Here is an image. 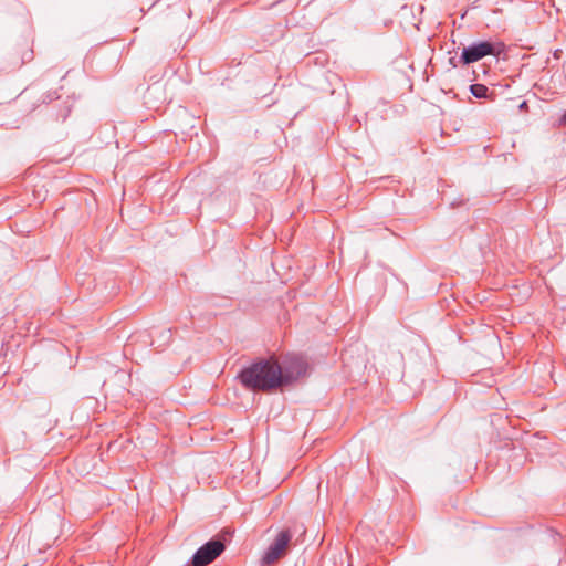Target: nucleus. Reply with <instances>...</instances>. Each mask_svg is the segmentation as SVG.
<instances>
[{"label":"nucleus","mask_w":566,"mask_h":566,"mask_svg":"<svg viewBox=\"0 0 566 566\" xmlns=\"http://www.w3.org/2000/svg\"><path fill=\"white\" fill-rule=\"evenodd\" d=\"M224 551L221 541H210L201 546L192 557V566H207L212 563Z\"/></svg>","instance_id":"nucleus-2"},{"label":"nucleus","mask_w":566,"mask_h":566,"mask_svg":"<svg viewBox=\"0 0 566 566\" xmlns=\"http://www.w3.org/2000/svg\"><path fill=\"white\" fill-rule=\"evenodd\" d=\"M290 541L291 534L289 531L280 532L274 543L263 556V563L270 565L283 557L286 553Z\"/></svg>","instance_id":"nucleus-3"},{"label":"nucleus","mask_w":566,"mask_h":566,"mask_svg":"<svg viewBox=\"0 0 566 566\" xmlns=\"http://www.w3.org/2000/svg\"><path fill=\"white\" fill-rule=\"evenodd\" d=\"M471 93L479 98L486 97L488 87L483 84H473L470 86Z\"/></svg>","instance_id":"nucleus-5"},{"label":"nucleus","mask_w":566,"mask_h":566,"mask_svg":"<svg viewBox=\"0 0 566 566\" xmlns=\"http://www.w3.org/2000/svg\"><path fill=\"white\" fill-rule=\"evenodd\" d=\"M244 386L258 390H271L289 384L292 379L287 371L274 358L262 359L242 370L240 375Z\"/></svg>","instance_id":"nucleus-1"},{"label":"nucleus","mask_w":566,"mask_h":566,"mask_svg":"<svg viewBox=\"0 0 566 566\" xmlns=\"http://www.w3.org/2000/svg\"><path fill=\"white\" fill-rule=\"evenodd\" d=\"M562 120H563L564 124H566V113L564 114Z\"/></svg>","instance_id":"nucleus-6"},{"label":"nucleus","mask_w":566,"mask_h":566,"mask_svg":"<svg viewBox=\"0 0 566 566\" xmlns=\"http://www.w3.org/2000/svg\"><path fill=\"white\" fill-rule=\"evenodd\" d=\"M490 54H493V45L489 42H480L469 48H464L461 59L464 64H471Z\"/></svg>","instance_id":"nucleus-4"}]
</instances>
